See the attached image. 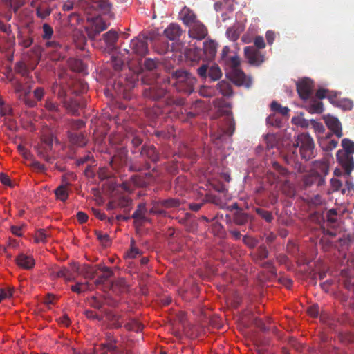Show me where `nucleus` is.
<instances>
[{
  "label": "nucleus",
  "mask_w": 354,
  "mask_h": 354,
  "mask_svg": "<svg viewBox=\"0 0 354 354\" xmlns=\"http://www.w3.org/2000/svg\"><path fill=\"white\" fill-rule=\"evenodd\" d=\"M330 157H324L320 160L313 162V168L303 177V184L305 188L313 185L321 187L325 184V177L329 171Z\"/></svg>",
  "instance_id": "f257e3e1"
},
{
  "label": "nucleus",
  "mask_w": 354,
  "mask_h": 354,
  "mask_svg": "<svg viewBox=\"0 0 354 354\" xmlns=\"http://www.w3.org/2000/svg\"><path fill=\"white\" fill-rule=\"evenodd\" d=\"M173 83L179 92L190 94L194 90L196 78L189 73L183 70H177L172 74Z\"/></svg>",
  "instance_id": "f03ea898"
},
{
  "label": "nucleus",
  "mask_w": 354,
  "mask_h": 354,
  "mask_svg": "<svg viewBox=\"0 0 354 354\" xmlns=\"http://www.w3.org/2000/svg\"><path fill=\"white\" fill-rule=\"evenodd\" d=\"M293 147L299 148L300 156L305 160L315 157L314 140L308 133H303L298 135Z\"/></svg>",
  "instance_id": "7ed1b4c3"
},
{
  "label": "nucleus",
  "mask_w": 354,
  "mask_h": 354,
  "mask_svg": "<svg viewBox=\"0 0 354 354\" xmlns=\"http://www.w3.org/2000/svg\"><path fill=\"white\" fill-rule=\"evenodd\" d=\"M224 62L234 69L232 80L235 84L245 86L247 88L250 87L252 81L250 79H247L246 75L243 71L237 69L240 65V59L237 55L229 57Z\"/></svg>",
  "instance_id": "20e7f679"
},
{
  "label": "nucleus",
  "mask_w": 354,
  "mask_h": 354,
  "mask_svg": "<svg viewBox=\"0 0 354 354\" xmlns=\"http://www.w3.org/2000/svg\"><path fill=\"white\" fill-rule=\"evenodd\" d=\"M88 25L86 27V32L88 37L94 40L102 31L105 30L109 26L100 16L88 17L87 18Z\"/></svg>",
  "instance_id": "39448f33"
},
{
  "label": "nucleus",
  "mask_w": 354,
  "mask_h": 354,
  "mask_svg": "<svg viewBox=\"0 0 354 354\" xmlns=\"http://www.w3.org/2000/svg\"><path fill=\"white\" fill-rule=\"evenodd\" d=\"M142 82L145 84H151V86L145 88L143 91V95L145 97L153 100H158L166 95V86L165 85H158L162 82V80H156V82L153 83V81H148L147 77H145L142 79Z\"/></svg>",
  "instance_id": "423d86ee"
},
{
  "label": "nucleus",
  "mask_w": 354,
  "mask_h": 354,
  "mask_svg": "<svg viewBox=\"0 0 354 354\" xmlns=\"http://www.w3.org/2000/svg\"><path fill=\"white\" fill-rule=\"evenodd\" d=\"M130 50L132 54L144 57L148 52L147 37L138 36L131 41Z\"/></svg>",
  "instance_id": "0eeeda50"
},
{
  "label": "nucleus",
  "mask_w": 354,
  "mask_h": 354,
  "mask_svg": "<svg viewBox=\"0 0 354 354\" xmlns=\"http://www.w3.org/2000/svg\"><path fill=\"white\" fill-rule=\"evenodd\" d=\"M314 83L312 80L305 77L297 82V91L299 97L306 100L312 97Z\"/></svg>",
  "instance_id": "6e6552de"
},
{
  "label": "nucleus",
  "mask_w": 354,
  "mask_h": 354,
  "mask_svg": "<svg viewBox=\"0 0 354 354\" xmlns=\"http://www.w3.org/2000/svg\"><path fill=\"white\" fill-rule=\"evenodd\" d=\"M244 53L251 65L259 66L265 61V55L254 46L245 47Z\"/></svg>",
  "instance_id": "1a4fd4ad"
},
{
  "label": "nucleus",
  "mask_w": 354,
  "mask_h": 354,
  "mask_svg": "<svg viewBox=\"0 0 354 354\" xmlns=\"http://www.w3.org/2000/svg\"><path fill=\"white\" fill-rule=\"evenodd\" d=\"M337 160L344 169L345 174L350 176L354 169V159L352 156L343 153L342 150H338L336 154Z\"/></svg>",
  "instance_id": "9d476101"
},
{
  "label": "nucleus",
  "mask_w": 354,
  "mask_h": 354,
  "mask_svg": "<svg viewBox=\"0 0 354 354\" xmlns=\"http://www.w3.org/2000/svg\"><path fill=\"white\" fill-rule=\"evenodd\" d=\"M188 35L194 39L203 40L207 35V29L203 23L198 21L189 26Z\"/></svg>",
  "instance_id": "9b49d317"
},
{
  "label": "nucleus",
  "mask_w": 354,
  "mask_h": 354,
  "mask_svg": "<svg viewBox=\"0 0 354 354\" xmlns=\"http://www.w3.org/2000/svg\"><path fill=\"white\" fill-rule=\"evenodd\" d=\"M140 155L142 158H147L152 162H157L160 160V153L153 145H144L142 146Z\"/></svg>",
  "instance_id": "f8f14e48"
},
{
  "label": "nucleus",
  "mask_w": 354,
  "mask_h": 354,
  "mask_svg": "<svg viewBox=\"0 0 354 354\" xmlns=\"http://www.w3.org/2000/svg\"><path fill=\"white\" fill-rule=\"evenodd\" d=\"M17 265L25 270H30L35 265V261L32 255L21 253L15 258Z\"/></svg>",
  "instance_id": "ddd939ff"
},
{
  "label": "nucleus",
  "mask_w": 354,
  "mask_h": 354,
  "mask_svg": "<svg viewBox=\"0 0 354 354\" xmlns=\"http://www.w3.org/2000/svg\"><path fill=\"white\" fill-rule=\"evenodd\" d=\"M68 137L70 143L78 147H84L88 142L86 136L83 133L68 132Z\"/></svg>",
  "instance_id": "4468645a"
},
{
  "label": "nucleus",
  "mask_w": 354,
  "mask_h": 354,
  "mask_svg": "<svg viewBox=\"0 0 354 354\" xmlns=\"http://www.w3.org/2000/svg\"><path fill=\"white\" fill-rule=\"evenodd\" d=\"M308 102L305 105V109L310 113H322L324 111V104L314 97L308 99Z\"/></svg>",
  "instance_id": "2eb2a0df"
},
{
  "label": "nucleus",
  "mask_w": 354,
  "mask_h": 354,
  "mask_svg": "<svg viewBox=\"0 0 354 354\" xmlns=\"http://www.w3.org/2000/svg\"><path fill=\"white\" fill-rule=\"evenodd\" d=\"M63 184L59 185L55 191L56 197L62 201H65L68 197L67 187L71 185L68 180L67 176L64 175L62 178Z\"/></svg>",
  "instance_id": "dca6fc26"
},
{
  "label": "nucleus",
  "mask_w": 354,
  "mask_h": 354,
  "mask_svg": "<svg viewBox=\"0 0 354 354\" xmlns=\"http://www.w3.org/2000/svg\"><path fill=\"white\" fill-rule=\"evenodd\" d=\"M325 122L328 128L330 129L338 138H341L343 136L342 125L337 118L334 117H328L325 120Z\"/></svg>",
  "instance_id": "f3484780"
},
{
  "label": "nucleus",
  "mask_w": 354,
  "mask_h": 354,
  "mask_svg": "<svg viewBox=\"0 0 354 354\" xmlns=\"http://www.w3.org/2000/svg\"><path fill=\"white\" fill-rule=\"evenodd\" d=\"M52 279L64 278L66 281L74 280V276L71 272L65 267L59 268L57 270H53L50 272Z\"/></svg>",
  "instance_id": "a211bd4d"
},
{
  "label": "nucleus",
  "mask_w": 354,
  "mask_h": 354,
  "mask_svg": "<svg viewBox=\"0 0 354 354\" xmlns=\"http://www.w3.org/2000/svg\"><path fill=\"white\" fill-rule=\"evenodd\" d=\"M181 28L177 24H171L164 31L167 38L171 41L177 39L181 35Z\"/></svg>",
  "instance_id": "6ab92c4d"
},
{
  "label": "nucleus",
  "mask_w": 354,
  "mask_h": 354,
  "mask_svg": "<svg viewBox=\"0 0 354 354\" xmlns=\"http://www.w3.org/2000/svg\"><path fill=\"white\" fill-rule=\"evenodd\" d=\"M128 150L126 147H120L116 150L115 154L112 158V162L118 163L120 166H123L127 162Z\"/></svg>",
  "instance_id": "aec40b11"
},
{
  "label": "nucleus",
  "mask_w": 354,
  "mask_h": 354,
  "mask_svg": "<svg viewBox=\"0 0 354 354\" xmlns=\"http://www.w3.org/2000/svg\"><path fill=\"white\" fill-rule=\"evenodd\" d=\"M269 254V252L264 245H261L257 250L256 252H253L250 253V256L252 260L258 263L261 261L268 258Z\"/></svg>",
  "instance_id": "412c9836"
},
{
  "label": "nucleus",
  "mask_w": 354,
  "mask_h": 354,
  "mask_svg": "<svg viewBox=\"0 0 354 354\" xmlns=\"http://www.w3.org/2000/svg\"><path fill=\"white\" fill-rule=\"evenodd\" d=\"M203 51L206 59H213L216 53V44L212 41H207L203 43Z\"/></svg>",
  "instance_id": "4be33fe9"
},
{
  "label": "nucleus",
  "mask_w": 354,
  "mask_h": 354,
  "mask_svg": "<svg viewBox=\"0 0 354 354\" xmlns=\"http://www.w3.org/2000/svg\"><path fill=\"white\" fill-rule=\"evenodd\" d=\"M98 269L101 270L103 274L100 275L95 280V283L96 285L103 284L105 281L109 279L113 275V272L106 266H98Z\"/></svg>",
  "instance_id": "5701e85b"
},
{
  "label": "nucleus",
  "mask_w": 354,
  "mask_h": 354,
  "mask_svg": "<svg viewBox=\"0 0 354 354\" xmlns=\"http://www.w3.org/2000/svg\"><path fill=\"white\" fill-rule=\"evenodd\" d=\"M146 204L144 203H140L138 204L136 210L132 214L131 218L135 220V223L146 221Z\"/></svg>",
  "instance_id": "b1692460"
},
{
  "label": "nucleus",
  "mask_w": 354,
  "mask_h": 354,
  "mask_svg": "<svg viewBox=\"0 0 354 354\" xmlns=\"http://www.w3.org/2000/svg\"><path fill=\"white\" fill-rule=\"evenodd\" d=\"M182 15L183 21L187 26H189L194 24V22L198 21L196 20V16L194 12L186 7H185L182 10Z\"/></svg>",
  "instance_id": "393cba45"
},
{
  "label": "nucleus",
  "mask_w": 354,
  "mask_h": 354,
  "mask_svg": "<svg viewBox=\"0 0 354 354\" xmlns=\"http://www.w3.org/2000/svg\"><path fill=\"white\" fill-rule=\"evenodd\" d=\"M106 46L109 48H113L118 41V35L115 30H110L102 35Z\"/></svg>",
  "instance_id": "a878e982"
},
{
  "label": "nucleus",
  "mask_w": 354,
  "mask_h": 354,
  "mask_svg": "<svg viewBox=\"0 0 354 354\" xmlns=\"http://www.w3.org/2000/svg\"><path fill=\"white\" fill-rule=\"evenodd\" d=\"M15 71L17 73L21 75L22 77H25L26 80V84H28L29 80L31 77L29 76L30 71L26 66V64L23 62H18L16 63L15 66Z\"/></svg>",
  "instance_id": "bb28decb"
},
{
  "label": "nucleus",
  "mask_w": 354,
  "mask_h": 354,
  "mask_svg": "<svg viewBox=\"0 0 354 354\" xmlns=\"http://www.w3.org/2000/svg\"><path fill=\"white\" fill-rule=\"evenodd\" d=\"M66 109L73 115H79V109L81 108L80 102L77 100L70 99L64 102Z\"/></svg>",
  "instance_id": "cd10ccee"
},
{
  "label": "nucleus",
  "mask_w": 354,
  "mask_h": 354,
  "mask_svg": "<svg viewBox=\"0 0 354 354\" xmlns=\"http://www.w3.org/2000/svg\"><path fill=\"white\" fill-rule=\"evenodd\" d=\"M216 87L223 96L230 97L232 95V86L228 82L222 80L217 84Z\"/></svg>",
  "instance_id": "c85d7f7f"
},
{
  "label": "nucleus",
  "mask_w": 354,
  "mask_h": 354,
  "mask_svg": "<svg viewBox=\"0 0 354 354\" xmlns=\"http://www.w3.org/2000/svg\"><path fill=\"white\" fill-rule=\"evenodd\" d=\"M249 215L242 210L236 211L233 215V221L238 225H243L247 223Z\"/></svg>",
  "instance_id": "c756f323"
},
{
  "label": "nucleus",
  "mask_w": 354,
  "mask_h": 354,
  "mask_svg": "<svg viewBox=\"0 0 354 354\" xmlns=\"http://www.w3.org/2000/svg\"><path fill=\"white\" fill-rule=\"evenodd\" d=\"M143 327V324L135 319H130L129 322L124 324V328L127 330L136 333L142 331Z\"/></svg>",
  "instance_id": "7c9ffc66"
},
{
  "label": "nucleus",
  "mask_w": 354,
  "mask_h": 354,
  "mask_svg": "<svg viewBox=\"0 0 354 354\" xmlns=\"http://www.w3.org/2000/svg\"><path fill=\"white\" fill-rule=\"evenodd\" d=\"M222 72L216 64H213L209 68L208 77L211 81H216L221 78Z\"/></svg>",
  "instance_id": "2f4dec72"
},
{
  "label": "nucleus",
  "mask_w": 354,
  "mask_h": 354,
  "mask_svg": "<svg viewBox=\"0 0 354 354\" xmlns=\"http://www.w3.org/2000/svg\"><path fill=\"white\" fill-rule=\"evenodd\" d=\"M226 124L227 125V127L225 129H222V133L221 134L219 138H221V136L223 135L231 136H232L235 131V121L232 118H227Z\"/></svg>",
  "instance_id": "473e14b6"
},
{
  "label": "nucleus",
  "mask_w": 354,
  "mask_h": 354,
  "mask_svg": "<svg viewBox=\"0 0 354 354\" xmlns=\"http://www.w3.org/2000/svg\"><path fill=\"white\" fill-rule=\"evenodd\" d=\"M342 146L344 149L343 153L352 156L354 153V142L348 138H344L342 140Z\"/></svg>",
  "instance_id": "72a5a7b5"
},
{
  "label": "nucleus",
  "mask_w": 354,
  "mask_h": 354,
  "mask_svg": "<svg viewBox=\"0 0 354 354\" xmlns=\"http://www.w3.org/2000/svg\"><path fill=\"white\" fill-rule=\"evenodd\" d=\"M255 212L265 220L267 223H271L274 220L273 214L271 212L264 209L257 207L254 209Z\"/></svg>",
  "instance_id": "f704fd0d"
},
{
  "label": "nucleus",
  "mask_w": 354,
  "mask_h": 354,
  "mask_svg": "<svg viewBox=\"0 0 354 354\" xmlns=\"http://www.w3.org/2000/svg\"><path fill=\"white\" fill-rule=\"evenodd\" d=\"M50 236V234L45 229H39L35 234V241L37 243H45Z\"/></svg>",
  "instance_id": "c9c22d12"
},
{
  "label": "nucleus",
  "mask_w": 354,
  "mask_h": 354,
  "mask_svg": "<svg viewBox=\"0 0 354 354\" xmlns=\"http://www.w3.org/2000/svg\"><path fill=\"white\" fill-rule=\"evenodd\" d=\"M189 188V184L187 181L186 177L180 176L175 180V189L178 190H186Z\"/></svg>",
  "instance_id": "e433bc0d"
},
{
  "label": "nucleus",
  "mask_w": 354,
  "mask_h": 354,
  "mask_svg": "<svg viewBox=\"0 0 354 354\" xmlns=\"http://www.w3.org/2000/svg\"><path fill=\"white\" fill-rule=\"evenodd\" d=\"M36 15L38 18L44 20L51 14L52 10L50 7L37 6L36 10Z\"/></svg>",
  "instance_id": "4c0bfd02"
},
{
  "label": "nucleus",
  "mask_w": 354,
  "mask_h": 354,
  "mask_svg": "<svg viewBox=\"0 0 354 354\" xmlns=\"http://www.w3.org/2000/svg\"><path fill=\"white\" fill-rule=\"evenodd\" d=\"M41 37L44 40H50L53 35V29L48 24L45 23L42 25Z\"/></svg>",
  "instance_id": "58836bf2"
},
{
  "label": "nucleus",
  "mask_w": 354,
  "mask_h": 354,
  "mask_svg": "<svg viewBox=\"0 0 354 354\" xmlns=\"http://www.w3.org/2000/svg\"><path fill=\"white\" fill-rule=\"evenodd\" d=\"M272 111L281 113L282 115H287L290 109L287 106H282L278 102L273 101L270 104Z\"/></svg>",
  "instance_id": "ea45409f"
},
{
  "label": "nucleus",
  "mask_w": 354,
  "mask_h": 354,
  "mask_svg": "<svg viewBox=\"0 0 354 354\" xmlns=\"http://www.w3.org/2000/svg\"><path fill=\"white\" fill-rule=\"evenodd\" d=\"M160 203L165 208L178 207L180 205V201L178 198H170L160 201Z\"/></svg>",
  "instance_id": "a19ab883"
},
{
  "label": "nucleus",
  "mask_w": 354,
  "mask_h": 354,
  "mask_svg": "<svg viewBox=\"0 0 354 354\" xmlns=\"http://www.w3.org/2000/svg\"><path fill=\"white\" fill-rule=\"evenodd\" d=\"M124 61L119 56H111V65L116 71L122 70Z\"/></svg>",
  "instance_id": "79ce46f5"
},
{
  "label": "nucleus",
  "mask_w": 354,
  "mask_h": 354,
  "mask_svg": "<svg viewBox=\"0 0 354 354\" xmlns=\"http://www.w3.org/2000/svg\"><path fill=\"white\" fill-rule=\"evenodd\" d=\"M97 6L100 12L104 15L109 14L111 12L112 6L106 0H100L97 3Z\"/></svg>",
  "instance_id": "37998d69"
},
{
  "label": "nucleus",
  "mask_w": 354,
  "mask_h": 354,
  "mask_svg": "<svg viewBox=\"0 0 354 354\" xmlns=\"http://www.w3.org/2000/svg\"><path fill=\"white\" fill-rule=\"evenodd\" d=\"M97 239L100 241L104 246H108L111 243L109 235L106 233H102L100 231H95V232Z\"/></svg>",
  "instance_id": "c03bdc74"
},
{
  "label": "nucleus",
  "mask_w": 354,
  "mask_h": 354,
  "mask_svg": "<svg viewBox=\"0 0 354 354\" xmlns=\"http://www.w3.org/2000/svg\"><path fill=\"white\" fill-rule=\"evenodd\" d=\"M111 287L113 290L118 288V291L123 292L127 290V284L125 279L121 278L112 282Z\"/></svg>",
  "instance_id": "a18cd8bd"
},
{
  "label": "nucleus",
  "mask_w": 354,
  "mask_h": 354,
  "mask_svg": "<svg viewBox=\"0 0 354 354\" xmlns=\"http://www.w3.org/2000/svg\"><path fill=\"white\" fill-rule=\"evenodd\" d=\"M243 243L250 249H254L258 245V240L251 236L245 235L243 237Z\"/></svg>",
  "instance_id": "49530a36"
},
{
  "label": "nucleus",
  "mask_w": 354,
  "mask_h": 354,
  "mask_svg": "<svg viewBox=\"0 0 354 354\" xmlns=\"http://www.w3.org/2000/svg\"><path fill=\"white\" fill-rule=\"evenodd\" d=\"M17 39L19 41V44L23 46L24 48L30 47L33 42V39L32 37H25L21 34L18 35Z\"/></svg>",
  "instance_id": "de8ad7c7"
},
{
  "label": "nucleus",
  "mask_w": 354,
  "mask_h": 354,
  "mask_svg": "<svg viewBox=\"0 0 354 354\" xmlns=\"http://www.w3.org/2000/svg\"><path fill=\"white\" fill-rule=\"evenodd\" d=\"M241 31L239 28H236L235 27H230L226 31V35L227 37L232 41H236L239 37Z\"/></svg>",
  "instance_id": "09e8293b"
},
{
  "label": "nucleus",
  "mask_w": 354,
  "mask_h": 354,
  "mask_svg": "<svg viewBox=\"0 0 354 354\" xmlns=\"http://www.w3.org/2000/svg\"><path fill=\"white\" fill-rule=\"evenodd\" d=\"M336 105L344 110H351L353 107V102L351 100L344 98L338 100Z\"/></svg>",
  "instance_id": "8fccbe9b"
},
{
  "label": "nucleus",
  "mask_w": 354,
  "mask_h": 354,
  "mask_svg": "<svg viewBox=\"0 0 354 354\" xmlns=\"http://www.w3.org/2000/svg\"><path fill=\"white\" fill-rule=\"evenodd\" d=\"M117 342V339L113 335L108 334L106 336V342L100 345V350H105L110 344L118 345Z\"/></svg>",
  "instance_id": "3c124183"
},
{
  "label": "nucleus",
  "mask_w": 354,
  "mask_h": 354,
  "mask_svg": "<svg viewBox=\"0 0 354 354\" xmlns=\"http://www.w3.org/2000/svg\"><path fill=\"white\" fill-rule=\"evenodd\" d=\"M71 289L72 291L80 294L88 289V283H77L75 285L72 286Z\"/></svg>",
  "instance_id": "603ef678"
},
{
  "label": "nucleus",
  "mask_w": 354,
  "mask_h": 354,
  "mask_svg": "<svg viewBox=\"0 0 354 354\" xmlns=\"http://www.w3.org/2000/svg\"><path fill=\"white\" fill-rule=\"evenodd\" d=\"M102 354H106L109 353L110 354H123V351L120 349L118 345L110 344L109 348H105V350H100Z\"/></svg>",
  "instance_id": "864d4df0"
},
{
  "label": "nucleus",
  "mask_w": 354,
  "mask_h": 354,
  "mask_svg": "<svg viewBox=\"0 0 354 354\" xmlns=\"http://www.w3.org/2000/svg\"><path fill=\"white\" fill-rule=\"evenodd\" d=\"M158 61L151 58H147L145 60L144 66L149 71L152 72L157 68Z\"/></svg>",
  "instance_id": "5fc2aeb1"
},
{
  "label": "nucleus",
  "mask_w": 354,
  "mask_h": 354,
  "mask_svg": "<svg viewBox=\"0 0 354 354\" xmlns=\"http://www.w3.org/2000/svg\"><path fill=\"white\" fill-rule=\"evenodd\" d=\"M44 106L48 111L50 112L57 113H59V108L58 105L48 99L46 100Z\"/></svg>",
  "instance_id": "6e6d98bb"
},
{
  "label": "nucleus",
  "mask_w": 354,
  "mask_h": 354,
  "mask_svg": "<svg viewBox=\"0 0 354 354\" xmlns=\"http://www.w3.org/2000/svg\"><path fill=\"white\" fill-rule=\"evenodd\" d=\"M14 292V288L8 286L5 288L0 289V297H2V300L6 298L12 297Z\"/></svg>",
  "instance_id": "4d7b16f0"
},
{
  "label": "nucleus",
  "mask_w": 354,
  "mask_h": 354,
  "mask_svg": "<svg viewBox=\"0 0 354 354\" xmlns=\"http://www.w3.org/2000/svg\"><path fill=\"white\" fill-rule=\"evenodd\" d=\"M122 319L121 315L117 314H113L110 315V321L112 323L113 327L115 328H119L122 326V322H120Z\"/></svg>",
  "instance_id": "13d9d810"
},
{
  "label": "nucleus",
  "mask_w": 354,
  "mask_h": 354,
  "mask_svg": "<svg viewBox=\"0 0 354 354\" xmlns=\"http://www.w3.org/2000/svg\"><path fill=\"white\" fill-rule=\"evenodd\" d=\"M131 203L132 201L127 196H122L118 199L117 205L121 208H124L130 206Z\"/></svg>",
  "instance_id": "bf43d9fd"
},
{
  "label": "nucleus",
  "mask_w": 354,
  "mask_h": 354,
  "mask_svg": "<svg viewBox=\"0 0 354 354\" xmlns=\"http://www.w3.org/2000/svg\"><path fill=\"white\" fill-rule=\"evenodd\" d=\"M12 114V109L9 105L5 104L4 102L2 105H0V117L10 115Z\"/></svg>",
  "instance_id": "052dcab7"
},
{
  "label": "nucleus",
  "mask_w": 354,
  "mask_h": 354,
  "mask_svg": "<svg viewBox=\"0 0 354 354\" xmlns=\"http://www.w3.org/2000/svg\"><path fill=\"white\" fill-rule=\"evenodd\" d=\"M45 89L43 87H37L33 91L34 97L37 101H41L45 95Z\"/></svg>",
  "instance_id": "680f3d73"
},
{
  "label": "nucleus",
  "mask_w": 354,
  "mask_h": 354,
  "mask_svg": "<svg viewBox=\"0 0 354 354\" xmlns=\"http://www.w3.org/2000/svg\"><path fill=\"white\" fill-rule=\"evenodd\" d=\"M150 167H151L150 164L147 162H145L143 165H138L137 163H133L130 166V169L131 171H142L144 169H149Z\"/></svg>",
  "instance_id": "e2e57ef3"
},
{
  "label": "nucleus",
  "mask_w": 354,
  "mask_h": 354,
  "mask_svg": "<svg viewBox=\"0 0 354 354\" xmlns=\"http://www.w3.org/2000/svg\"><path fill=\"white\" fill-rule=\"evenodd\" d=\"M254 47L260 50L266 47L264 39L261 36H257L254 39Z\"/></svg>",
  "instance_id": "0e129e2a"
},
{
  "label": "nucleus",
  "mask_w": 354,
  "mask_h": 354,
  "mask_svg": "<svg viewBox=\"0 0 354 354\" xmlns=\"http://www.w3.org/2000/svg\"><path fill=\"white\" fill-rule=\"evenodd\" d=\"M209 66L207 64H203L197 69L198 75L202 78H207L208 76Z\"/></svg>",
  "instance_id": "69168bd1"
},
{
  "label": "nucleus",
  "mask_w": 354,
  "mask_h": 354,
  "mask_svg": "<svg viewBox=\"0 0 354 354\" xmlns=\"http://www.w3.org/2000/svg\"><path fill=\"white\" fill-rule=\"evenodd\" d=\"M134 243H135V241L132 239L131 241V248L127 254L129 258H132V259L136 258L138 254H140L139 249L138 248L133 246Z\"/></svg>",
  "instance_id": "338daca9"
},
{
  "label": "nucleus",
  "mask_w": 354,
  "mask_h": 354,
  "mask_svg": "<svg viewBox=\"0 0 354 354\" xmlns=\"http://www.w3.org/2000/svg\"><path fill=\"white\" fill-rule=\"evenodd\" d=\"M272 167H273L275 171H277V172H279V174H281V176H285L288 174L287 169L283 168V167H281L280 165V164L278 163L277 162H274L272 163Z\"/></svg>",
  "instance_id": "774afa93"
}]
</instances>
